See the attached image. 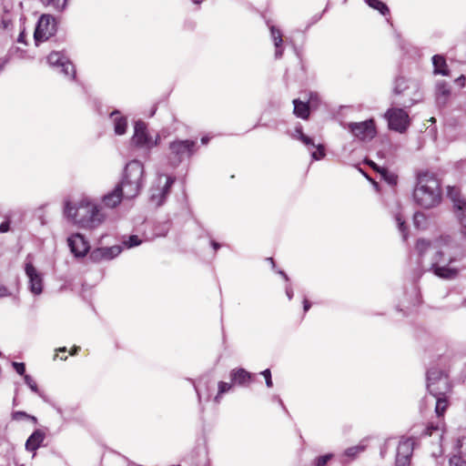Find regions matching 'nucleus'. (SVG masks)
<instances>
[{"mask_svg": "<svg viewBox=\"0 0 466 466\" xmlns=\"http://www.w3.org/2000/svg\"><path fill=\"white\" fill-rule=\"evenodd\" d=\"M89 258L94 262H99L102 260H108L107 254L106 253L105 248H97L94 249L90 255Z\"/></svg>", "mask_w": 466, "mask_h": 466, "instance_id": "obj_30", "label": "nucleus"}, {"mask_svg": "<svg viewBox=\"0 0 466 466\" xmlns=\"http://www.w3.org/2000/svg\"><path fill=\"white\" fill-rule=\"evenodd\" d=\"M24 38H25V35L24 33H21L17 38V41L20 42V43H23L24 42Z\"/></svg>", "mask_w": 466, "mask_h": 466, "instance_id": "obj_57", "label": "nucleus"}, {"mask_svg": "<svg viewBox=\"0 0 466 466\" xmlns=\"http://www.w3.org/2000/svg\"><path fill=\"white\" fill-rule=\"evenodd\" d=\"M310 306H311L310 302L308 299H305L304 301H303L304 311L305 312L308 311L309 309Z\"/></svg>", "mask_w": 466, "mask_h": 466, "instance_id": "obj_52", "label": "nucleus"}, {"mask_svg": "<svg viewBox=\"0 0 466 466\" xmlns=\"http://www.w3.org/2000/svg\"><path fill=\"white\" fill-rule=\"evenodd\" d=\"M365 445L359 444L353 447H350L345 450L344 455L350 458L351 460L355 459L360 452L365 451Z\"/></svg>", "mask_w": 466, "mask_h": 466, "instance_id": "obj_32", "label": "nucleus"}, {"mask_svg": "<svg viewBox=\"0 0 466 466\" xmlns=\"http://www.w3.org/2000/svg\"><path fill=\"white\" fill-rule=\"evenodd\" d=\"M80 350V347L78 346H74L72 348V350H70V355L74 356V355H76L78 353V351Z\"/></svg>", "mask_w": 466, "mask_h": 466, "instance_id": "obj_53", "label": "nucleus"}, {"mask_svg": "<svg viewBox=\"0 0 466 466\" xmlns=\"http://www.w3.org/2000/svg\"><path fill=\"white\" fill-rule=\"evenodd\" d=\"M395 220L397 222L399 230L402 234L403 239L405 240L407 238V232H406L407 228L405 226V221L403 220V218H401V216L400 214H397L395 216Z\"/></svg>", "mask_w": 466, "mask_h": 466, "instance_id": "obj_36", "label": "nucleus"}, {"mask_svg": "<svg viewBox=\"0 0 466 466\" xmlns=\"http://www.w3.org/2000/svg\"><path fill=\"white\" fill-rule=\"evenodd\" d=\"M438 430V426H433L432 424L428 426L425 430V434L431 436L432 435V432L433 431H437Z\"/></svg>", "mask_w": 466, "mask_h": 466, "instance_id": "obj_48", "label": "nucleus"}, {"mask_svg": "<svg viewBox=\"0 0 466 466\" xmlns=\"http://www.w3.org/2000/svg\"><path fill=\"white\" fill-rule=\"evenodd\" d=\"M71 252L76 257H84L89 250V244L81 234H74L67 239Z\"/></svg>", "mask_w": 466, "mask_h": 466, "instance_id": "obj_17", "label": "nucleus"}, {"mask_svg": "<svg viewBox=\"0 0 466 466\" xmlns=\"http://www.w3.org/2000/svg\"><path fill=\"white\" fill-rule=\"evenodd\" d=\"M270 33H271L272 40L274 42V46L276 47L275 57L277 59H279L283 55L282 34L279 31V29L276 28L275 26L270 27Z\"/></svg>", "mask_w": 466, "mask_h": 466, "instance_id": "obj_23", "label": "nucleus"}, {"mask_svg": "<svg viewBox=\"0 0 466 466\" xmlns=\"http://www.w3.org/2000/svg\"><path fill=\"white\" fill-rule=\"evenodd\" d=\"M12 366L14 367V369L19 375H23L25 377V366L23 362H15L14 361L12 363Z\"/></svg>", "mask_w": 466, "mask_h": 466, "instance_id": "obj_42", "label": "nucleus"}, {"mask_svg": "<svg viewBox=\"0 0 466 466\" xmlns=\"http://www.w3.org/2000/svg\"><path fill=\"white\" fill-rule=\"evenodd\" d=\"M211 245H212V247L214 248L215 250H217L219 248V244L218 242H216V241H212Z\"/></svg>", "mask_w": 466, "mask_h": 466, "instance_id": "obj_58", "label": "nucleus"}, {"mask_svg": "<svg viewBox=\"0 0 466 466\" xmlns=\"http://www.w3.org/2000/svg\"><path fill=\"white\" fill-rule=\"evenodd\" d=\"M25 274L29 279V289L35 295H39L43 290V279L31 262L25 264Z\"/></svg>", "mask_w": 466, "mask_h": 466, "instance_id": "obj_15", "label": "nucleus"}, {"mask_svg": "<svg viewBox=\"0 0 466 466\" xmlns=\"http://www.w3.org/2000/svg\"><path fill=\"white\" fill-rule=\"evenodd\" d=\"M390 440H387L384 443V448L381 449L380 451V454L383 456V453H384V449H386V447L390 444Z\"/></svg>", "mask_w": 466, "mask_h": 466, "instance_id": "obj_55", "label": "nucleus"}, {"mask_svg": "<svg viewBox=\"0 0 466 466\" xmlns=\"http://www.w3.org/2000/svg\"><path fill=\"white\" fill-rule=\"evenodd\" d=\"M393 94L394 106L410 107L420 100V84L416 80L400 76L394 82Z\"/></svg>", "mask_w": 466, "mask_h": 466, "instance_id": "obj_4", "label": "nucleus"}, {"mask_svg": "<svg viewBox=\"0 0 466 466\" xmlns=\"http://www.w3.org/2000/svg\"><path fill=\"white\" fill-rule=\"evenodd\" d=\"M433 73L434 75L449 76L450 71L443 56L434 55L432 56Z\"/></svg>", "mask_w": 466, "mask_h": 466, "instance_id": "obj_22", "label": "nucleus"}, {"mask_svg": "<svg viewBox=\"0 0 466 466\" xmlns=\"http://www.w3.org/2000/svg\"><path fill=\"white\" fill-rule=\"evenodd\" d=\"M380 174L383 177L385 181H387L390 185H396L397 184V176L393 173H390L387 168H380Z\"/></svg>", "mask_w": 466, "mask_h": 466, "instance_id": "obj_33", "label": "nucleus"}, {"mask_svg": "<svg viewBox=\"0 0 466 466\" xmlns=\"http://www.w3.org/2000/svg\"><path fill=\"white\" fill-rule=\"evenodd\" d=\"M105 248H106V253L107 254L108 260L116 258L122 251V248L120 246H112V247Z\"/></svg>", "mask_w": 466, "mask_h": 466, "instance_id": "obj_35", "label": "nucleus"}, {"mask_svg": "<svg viewBox=\"0 0 466 466\" xmlns=\"http://www.w3.org/2000/svg\"><path fill=\"white\" fill-rule=\"evenodd\" d=\"M451 238L448 236L441 237L433 241L419 239L416 249L419 255V265L423 271H433L440 278L454 279L458 271L449 267L453 260L449 253Z\"/></svg>", "mask_w": 466, "mask_h": 466, "instance_id": "obj_1", "label": "nucleus"}, {"mask_svg": "<svg viewBox=\"0 0 466 466\" xmlns=\"http://www.w3.org/2000/svg\"><path fill=\"white\" fill-rule=\"evenodd\" d=\"M464 445H466V437H463L461 440L458 441V447L461 449Z\"/></svg>", "mask_w": 466, "mask_h": 466, "instance_id": "obj_54", "label": "nucleus"}, {"mask_svg": "<svg viewBox=\"0 0 466 466\" xmlns=\"http://www.w3.org/2000/svg\"><path fill=\"white\" fill-rule=\"evenodd\" d=\"M389 127L400 133H403L410 125L408 113L400 107L392 106L385 113Z\"/></svg>", "mask_w": 466, "mask_h": 466, "instance_id": "obj_7", "label": "nucleus"}, {"mask_svg": "<svg viewBox=\"0 0 466 466\" xmlns=\"http://www.w3.org/2000/svg\"><path fill=\"white\" fill-rule=\"evenodd\" d=\"M142 240L136 235L129 236L127 240L123 241V245L127 248H134L140 245Z\"/></svg>", "mask_w": 466, "mask_h": 466, "instance_id": "obj_34", "label": "nucleus"}, {"mask_svg": "<svg viewBox=\"0 0 466 466\" xmlns=\"http://www.w3.org/2000/svg\"><path fill=\"white\" fill-rule=\"evenodd\" d=\"M25 384L35 393L40 394L36 382L29 375L24 377Z\"/></svg>", "mask_w": 466, "mask_h": 466, "instance_id": "obj_37", "label": "nucleus"}, {"mask_svg": "<svg viewBox=\"0 0 466 466\" xmlns=\"http://www.w3.org/2000/svg\"><path fill=\"white\" fill-rule=\"evenodd\" d=\"M436 399L435 412L438 417H441L448 407V400L446 395L433 396Z\"/></svg>", "mask_w": 466, "mask_h": 466, "instance_id": "obj_27", "label": "nucleus"}, {"mask_svg": "<svg viewBox=\"0 0 466 466\" xmlns=\"http://www.w3.org/2000/svg\"><path fill=\"white\" fill-rule=\"evenodd\" d=\"M286 294L289 300L293 298V289L290 286H288L286 288Z\"/></svg>", "mask_w": 466, "mask_h": 466, "instance_id": "obj_50", "label": "nucleus"}, {"mask_svg": "<svg viewBox=\"0 0 466 466\" xmlns=\"http://www.w3.org/2000/svg\"><path fill=\"white\" fill-rule=\"evenodd\" d=\"M279 274L281 275L287 281L289 280L288 275L283 270H279Z\"/></svg>", "mask_w": 466, "mask_h": 466, "instance_id": "obj_56", "label": "nucleus"}, {"mask_svg": "<svg viewBox=\"0 0 466 466\" xmlns=\"http://www.w3.org/2000/svg\"><path fill=\"white\" fill-rule=\"evenodd\" d=\"M367 163L374 169L376 170L377 172L380 173V169L381 168L380 167H379L378 165H376L373 161L371 160H368Z\"/></svg>", "mask_w": 466, "mask_h": 466, "instance_id": "obj_51", "label": "nucleus"}, {"mask_svg": "<svg viewBox=\"0 0 466 466\" xmlns=\"http://www.w3.org/2000/svg\"><path fill=\"white\" fill-rule=\"evenodd\" d=\"M65 214L72 218L74 222L85 228H95L103 221V215L97 207L88 201H82L77 207L66 203Z\"/></svg>", "mask_w": 466, "mask_h": 466, "instance_id": "obj_3", "label": "nucleus"}, {"mask_svg": "<svg viewBox=\"0 0 466 466\" xmlns=\"http://www.w3.org/2000/svg\"><path fill=\"white\" fill-rule=\"evenodd\" d=\"M56 32V23L51 15H43L38 20L35 31V42H42L47 40L50 36L54 35Z\"/></svg>", "mask_w": 466, "mask_h": 466, "instance_id": "obj_8", "label": "nucleus"}, {"mask_svg": "<svg viewBox=\"0 0 466 466\" xmlns=\"http://www.w3.org/2000/svg\"><path fill=\"white\" fill-rule=\"evenodd\" d=\"M208 137H202V138H201V142H202L203 144H207V143H208Z\"/></svg>", "mask_w": 466, "mask_h": 466, "instance_id": "obj_60", "label": "nucleus"}, {"mask_svg": "<svg viewBox=\"0 0 466 466\" xmlns=\"http://www.w3.org/2000/svg\"><path fill=\"white\" fill-rule=\"evenodd\" d=\"M294 137L298 139H299L306 147H308L309 149L317 147L316 151H313L311 153V157L315 160H319L324 157L325 156V149L322 145L316 146L312 140L311 137L306 136L302 132L301 127H296L295 129V135Z\"/></svg>", "mask_w": 466, "mask_h": 466, "instance_id": "obj_16", "label": "nucleus"}, {"mask_svg": "<svg viewBox=\"0 0 466 466\" xmlns=\"http://www.w3.org/2000/svg\"><path fill=\"white\" fill-rule=\"evenodd\" d=\"M427 389L432 396H444L451 391V384L446 373L431 368L427 372Z\"/></svg>", "mask_w": 466, "mask_h": 466, "instance_id": "obj_6", "label": "nucleus"}, {"mask_svg": "<svg viewBox=\"0 0 466 466\" xmlns=\"http://www.w3.org/2000/svg\"><path fill=\"white\" fill-rule=\"evenodd\" d=\"M195 142L192 140L174 141L169 145L170 155L175 163H179L183 157H189L193 152Z\"/></svg>", "mask_w": 466, "mask_h": 466, "instance_id": "obj_12", "label": "nucleus"}, {"mask_svg": "<svg viewBox=\"0 0 466 466\" xmlns=\"http://www.w3.org/2000/svg\"><path fill=\"white\" fill-rule=\"evenodd\" d=\"M261 375L265 378L267 387L271 388L273 386V382L270 370L267 369L261 372Z\"/></svg>", "mask_w": 466, "mask_h": 466, "instance_id": "obj_43", "label": "nucleus"}, {"mask_svg": "<svg viewBox=\"0 0 466 466\" xmlns=\"http://www.w3.org/2000/svg\"><path fill=\"white\" fill-rule=\"evenodd\" d=\"M132 141L138 147L151 148L157 145V140L152 141L147 133V126L143 121H137L135 124V133Z\"/></svg>", "mask_w": 466, "mask_h": 466, "instance_id": "obj_13", "label": "nucleus"}, {"mask_svg": "<svg viewBox=\"0 0 466 466\" xmlns=\"http://www.w3.org/2000/svg\"><path fill=\"white\" fill-rule=\"evenodd\" d=\"M454 213L460 224L466 228V201L455 207Z\"/></svg>", "mask_w": 466, "mask_h": 466, "instance_id": "obj_28", "label": "nucleus"}, {"mask_svg": "<svg viewBox=\"0 0 466 466\" xmlns=\"http://www.w3.org/2000/svg\"><path fill=\"white\" fill-rule=\"evenodd\" d=\"M425 216L421 212H416L413 217L414 225L416 228H420V225L424 222Z\"/></svg>", "mask_w": 466, "mask_h": 466, "instance_id": "obj_41", "label": "nucleus"}, {"mask_svg": "<svg viewBox=\"0 0 466 466\" xmlns=\"http://www.w3.org/2000/svg\"><path fill=\"white\" fill-rule=\"evenodd\" d=\"M144 167L141 162L132 160L126 165L124 177L117 185L123 188L125 198L137 197L143 186Z\"/></svg>", "mask_w": 466, "mask_h": 466, "instance_id": "obj_5", "label": "nucleus"}, {"mask_svg": "<svg viewBox=\"0 0 466 466\" xmlns=\"http://www.w3.org/2000/svg\"><path fill=\"white\" fill-rule=\"evenodd\" d=\"M46 438V434L41 430L35 431L25 442V449L29 451H36Z\"/></svg>", "mask_w": 466, "mask_h": 466, "instance_id": "obj_21", "label": "nucleus"}, {"mask_svg": "<svg viewBox=\"0 0 466 466\" xmlns=\"http://www.w3.org/2000/svg\"><path fill=\"white\" fill-rule=\"evenodd\" d=\"M268 260L269 261V264H271L272 267L274 268L275 267V262H274L273 258H268Z\"/></svg>", "mask_w": 466, "mask_h": 466, "instance_id": "obj_61", "label": "nucleus"}, {"mask_svg": "<svg viewBox=\"0 0 466 466\" xmlns=\"http://www.w3.org/2000/svg\"><path fill=\"white\" fill-rule=\"evenodd\" d=\"M230 379L234 384L247 386L252 379V374L242 368L234 369L230 372Z\"/></svg>", "mask_w": 466, "mask_h": 466, "instance_id": "obj_20", "label": "nucleus"}, {"mask_svg": "<svg viewBox=\"0 0 466 466\" xmlns=\"http://www.w3.org/2000/svg\"><path fill=\"white\" fill-rule=\"evenodd\" d=\"M174 182L175 179L171 177L160 176L158 177L157 187L151 188V201L155 203L157 207L161 206L164 203L167 196L169 194L170 187H172Z\"/></svg>", "mask_w": 466, "mask_h": 466, "instance_id": "obj_9", "label": "nucleus"}, {"mask_svg": "<svg viewBox=\"0 0 466 466\" xmlns=\"http://www.w3.org/2000/svg\"><path fill=\"white\" fill-rule=\"evenodd\" d=\"M47 62L51 66L60 68V71L64 73L65 76H71L72 79L75 78V66L63 54L59 52L50 53L47 56Z\"/></svg>", "mask_w": 466, "mask_h": 466, "instance_id": "obj_11", "label": "nucleus"}, {"mask_svg": "<svg viewBox=\"0 0 466 466\" xmlns=\"http://www.w3.org/2000/svg\"><path fill=\"white\" fill-rule=\"evenodd\" d=\"M455 82H456L457 84H459V85H460L461 86H462V87H463V86H465V85H466V77H465V76H463V75L460 76L455 80Z\"/></svg>", "mask_w": 466, "mask_h": 466, "instance_id": "obj_47", "label": "nucleus"}, {"mask_svg": "<svg viewBox=\"0 0 466 466\" xmlns=\"http://www.w3.org/2000/svg\"><path fill=\"white\" fill-rule=\"evenodd\" d=\"M9 230V221H4L0 224V233H5Z\"/></svg>", "mask_w": 466, "mask_h": 466, "instance_id": "obj_45", "label": "nucleus"}, {"mask_svg": "<svg viewBox=\"0 0 466 466\" xmlns=\"http://www.w3.org/2000/svg\"><path fill=\"white\" fill-rule=\"evenodd\" d=\"M451 96V87L443 80L438 81L435 86V100L439 107L446 106Z\"/></svg>", "mask_w": 466, "mask_h": 466, "instance_id": "obj_18", "label": "nucleus"}, {"mask_svg": "<svg viewBox=\"0 0 466 466\" xmlns=\"http://www.w3.org/2000/svg\"><path fill=\"white\" fill-rule=\"evenodd\" d=\"M332 458V454H326L322 456H319L314 461L315 466H325L328 461Z\"/></svg>", "mask_w": 466, "mask_h": 466, "instance_id": "obj_38", "label": "nucleus"}, {"mask_svg": "<svg viewBox=\"0 0 466 466\" xmlns=\"http://www.w3.org/2000/svg\"><path fill=\"white\" fill-rule=\"evenodd\" d=\"M110 116L114 121L115 133L118 136L124 135L127 127V119L123 116H119L118 111L112 112Z\"/></svg>", "mask_w": 466, "mask_h": 466, "instance_id": "obj_24", "label": "nucleus"}, {"mask_svg": "<svg viewBox=\"0 0 466 466\" xmlns=\"http://www.w3.org/2000/svg\"><path fill=\"white\" fill-rule=\"evenodd\" d=\"M460 452H461V453H464V451H461ZM465 454H466V451H465Z\"/></svg>", "mask_w": 466, "mask_h": 466, "instance_id": "obj_64", "label": "nucleus"}, {"mask_svg": "<svg viewBox=\"0 0 466 466\" xmlns=\"http://www.w3.org/2000/svg\"><path fill=\"white\" fill-rule=\"evenodd\" d=\"M193 2L196 3V4H199L200 3L199 0H193Z\"/></svg>", "mask_w": 466, "mask_h": 466, "instance_id": "obj_63", "label": "nucleus"}, {"mask_svg": "<svg viewBox=\"0 0 466 466\" xmlns=\"http://www.w3.org/2000/svg\"><path fill=\"white\" fill-rule=\"evenodd\" d=\"M413 198L423 208H432L441 203V183L435 174L425 171L418 175Z\"/></svg>", "mask_w": 466, "mask_h": 466, "instance_id": "obj_2", "label": "nucleus"}, {"mask_svg": "<svg viewBox=\"0 0 466 466\" xmlns=\"http://www.w3.org/2000/svg\"><path fill=\"white\" fill-rule=\"evenodd\" d=\"M22 418H28L33 420L34 421H36V419L35 417L26 414L25 411H15V413H13L14 420H20Z\"/></svg>", "mask_w": 466, "mask_h": 466, "instance_id": "obj_44", "label": "nucleus"}, {"mask_svg": "<svg viewBox=\"0 0 466 466\" xmlns=\"http://www.w3.org/2000/svg\"><path fill=\"white\" fill-rule=\"evenodd\" d=\"M125 198V192L121 187L116 185L115 188L103 197V203L107 208H115Z\"/></svg>", "mask_w": 466, "mask_h": 466, "instance_id": "obj_19", "label": "nucleus"}, {"mask_svg": "<svg viewBox=\"0 0 466 466\" xmlns=\"http://www.w3.org/2000/svg\"><path fill=\"white\" fill-rule=\"evenodd\" d=\"M450 466H466V461L461 456L454 455L450 459Z\"/></svg>", "mask_w": 466, "mask_h": 466, "instance_id": "obj_40", "label": "nucleus"}, {"mask_svg": "<svg viewBox=\"0 0 466 466\" xmlns=\"http://www.w3.org/2000/svg\"><path fill=\"white\" fill-rule=\"evenodd\" d=\"M365 2L369 6L378 10L383 15H386L390 12L388 6L380 0H365Z\"/></svg>", "mask_w": 466, "mask_h": 466, "instance_id": "obj_29", "label": "nucleus"}, {"mask_svg": "<svg viewBox=\"0 0 466 466\" xmlns=\"http://www.w3.org/2000/svg\"><path fill=\"white\" fill-rule=\"evenodd\" d=\"M447 195L453 203V208L466 202V199L461 195L459 188L455 187H448Z\"/></svg>", "mask_w": 466, "mask_h": 466, "instance_id": "obj_26", "label": "nucleus"}, {"mask_svg": "<svg viewBox=\"0 0 466 466\" xmlns=\"http://www.w3.org/2000/svg\"><path fill=\"white\" fill-rule=\"evenodd\" d=\"M11 24H12L11 19H9L6 16H3V18H2L3 28L7 29L11 25Z\"/></svg>", "mask_w": 466, "mask_h": 466, "instance_id": "obj_46", "label": "nucleus"}, {"mask_svg": "<svg viewBox=\"0 0 466 466\" xmlns=\"http://www.w3.org/2000/svg\"><path fill=\"white\" fill-rule=\"evenodd\" d=\"M294 114L302 119H307L309 116V103L302 102L299 99L293 100Z\"/></svg>", "mask_w": 466, "mask_h": 466, "instance_id": "obj_25", "label": "nucleus"}, {"mask_svg": "<svg viewBox=\"0 0 466 466\" xmlns=\"http://www.w3.org/2000/svg\"><path fill=\"white\" fill-rule=\"evenodd\" d=\"M348 129L355 137L360 140L371 139L376 135L375 125L372 119L349 123Z\"/></svg>", "mask_w": 466, "mask_h": 466, "instance_id": "obj_10", "label": "nucleus"}, {"mask_svg": "<svg viewBox=\"0 0 466 466\" xmlns=\"http://www.w3.org/2000/svg\"><path fill=\"white\" fill-rule=\"evenodd\" d=\"M315 99H317V95L311 94L309 97V103H313Z\"/></svg>", "mask_w": 466, "mask_h": 466, "instance_id": "obj_59", "label": "nucleus"}, {"mask_svg": "<svg viewBox=\"0 0 466 466\" xmlns=\"http://www.w3.org/2000/svg\"><path fill=\"white\" fill-rule=\"evenodd\" d=\"M414 441L406 439L400 441L397 448L396 463L398 466H408L413 452Z\"/></svg>", "mask_w": 466, "mask_h": 466, "instance_id": "obj_14", "label": "nucleus"}, {"mask_svg": "<svg viewBox=\"0 0 466 466\" xmlns=\"http://www.w3.org/2000/svg\"><path fill=\"white\" fill-rule=\"evenodd\" d=\"M231 387H232V385L230 383L220 381L218 383V394L215 398L216 400H218L219 395L228 392L231 389Z\"/></svg>", "mask_w": 466, "mask_h": 466, "instance_id": "obj_39", "label": "nucleus"}, {"mask_svg": "<svg viewBox=\"0 0 466 466\" xmlns=\"http://www.w3.org/2000/svg\"><path fill=\"white\" fill-rule=\"evenodd\" d=\"M9 295L7 289L0 282V297H6Z\"/></svg>", "mask_w": 466, "mask_h": 466, "instance_id": "obj_49", "label": "nucleus"}, {"mask_svg": "<svg viewBox=\"0 0 466 466\" xmlns=\"http://www.w3.org/2000/svg\"><path fill=\"white\" fill-rule=\"evenodd\" d=\"M57 351L65 352V351H66V347L59 348V349L57 350Z\"/></svg>", "mask_w": 466, "mask_h": 466, "instance_id": "obj_62", "label": "nucleus"}, {"mask_svg": "<svg viewBox=\"0 0 466 466\" xmlns=\"http://www.w3.org/2000/svg\"><path fill=\"white\" fill-rule=\"evenodd\" d=\"M41 2L45 5H53L58 12L64 11L67 5V0H41Z\"/></svg>", "mask_w": 466, "mask_h": 466, "instance_id": "obj_31", "label": "nucleus"}]
</instances>
